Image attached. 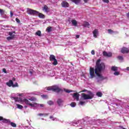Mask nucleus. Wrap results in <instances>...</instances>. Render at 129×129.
Segmentation results:
<instances>
[{
	"label": "nucleus",
	"instance_id": "f257e3e1",
	"mask_svg": "<svg viewBox=\"0 0 129 129\" xmlns=\"http://www.w3.org/2000/svg\"><path fill=\"white\" fill-rule=\"evenodd\" d=\"M100 61H101L100 59H98L97 60L95 70L93 68H90L89 74L90 76V78L91 79L95 77V74L100 78L101 81L106 79V78H104V77L102 76V74H100L101 71L105 69V64L103 62L100 63Z\"/></svg>",
	"mask_w": 129,
	"mask_h": 129
},
{
	"label": "nucleus",
	"instance_id": "f03ea898",
	"mask_svg": "<svg viewBox=\"0 0 129 129\" xmlns=\"http://www.w3.org/2000/svg\"><path fill=\"white\" fill-rule=\"evenodd\" d=\"M46 90H48V91H53V92H56L57 93H59V92H62L63 90L62 89H60L58 87V86H52L47 87L46 88Z\"/></svg>",
	"mask_w": 129,
	"mask_h": 129
},
{
	"label": "nucleus",
	"instance_id": "7ed1b4c3",
	"mask_svg": "<svg viewBox=\"0 0 129 129\" xmlns=\"http://www.w3.org/2000/svg\"><path fill=\"white\" fill-rule=\"evenodd\" d=\"M89 94H86L84 93H82V98L84 100H87L88 99H92L94 97V94L91 92V91L88 92Z\"/></svg>",
	"mask_w": 129,
	"mask_h": 129
},
{
	"label": "nucleus",
	"instance_id": "20e7f679",
	"mask_svg": "<svg viewBox=\"0 0 129 129\" xmlns=\"http://www.w3.org/2000/svg\"><path fill=\"white\" fill-rule=\"evenodd\" d=\"M27 13L28 15H30L31 16H36L37 14H38V11L27 8Z\"/></svg>",
	"mask_w": 129,
	"mask_h": 129
},
{
	"label": "nucleus",
	"instance_id": "39448f33",
	"mask_svg": "<svg viewBox=\"0 0 129 129\" xmlns=\"http://www.w3.org/2000/svg\"><path fill=\"white\" fill-rule=\"evenodd\" d=\"M49 60L51 61H53V62L52 63L53 65H57L58 64V61H57V59H56V56L53 54L50 55Z\"/></svg>",
	"mask_w": 129,
	"mask_h": 129
},
{
	"label": "nucleus",
	"instance_id": "423d86ee",
	"mask_svg": "<svg viewBox=\"0 0 129 129\" xmlns=\"http://www.w3.org/2000/svg\"><path fill=\"white\" fill-rule=\"evenodd\" d=\"M62 8H69V3L67 1H63L61 3Z\"/></svg>",
	"mask_w": 129,
	"mask_h": 129
},
{
	"label": "nucleus",
	"instance_id": "0eeeda50",
	"mask_svg": "<svg viewBox=\"0 0 129 129\" xmlns=\"http://www.w3.org/2000/svg\"><path fill=\"white\" fill-rule=\"evenodd\" d=\"M129 52V49L127 47H122L121 49V53L122 54H127Z\"/></svg>",
	"mask_w": 129,
	"mask_h": 129
},
{
	"label": "nucleus",
	"instance_id": "6e6552de",
	"mask_svg": "<svg viewBox=\"0 0 129 129\" xmlns=\"http://www.w3.org/2000/svg\"><path fill=\"white\" fill-rule=\"evenodd\" d=\"M73 98L76 99L77 101H79L80 94L78 93H75L72 94Z\"/></svg>",
	"mask_w": 129,
	"mask_h": 129
},
{
	"label": "nucleus",
	"instance_id": "1a4fd4ad",
	"mask_svg": "<svg viewBox=\"0 0 129 129\" xmlns=\"http://www.w3.org/2000/svg\"><path fill=\"white\" fill-rule=\"evenodd\" d=\"M13 98L15 100L16 102H24V101L22 99V98H17V97H13Z\"/></svg>",
	"mask_w": 129,
	"mask_h": 129
},
{
	"label": "nucleus",
	"instance_id": "9d476101",
	"mask_svg": "<svg viewBox=\"0 0 129 129\" xmlns=\"http://www.w3.org/2000/svg\"><path fill=\"white\" fill-rule=\"evenodd\" d=\"M36 16H38L40 19H45V15L42 13L37 11V13Z\"/></svg>",
	"mask_w": 129,
	"mask_h": 129
},
{
	"label": "nucleus",
	"instance_id": "9b49d317",
	"mask_svg": "<svg viewBox=\"0 0 129 129\" xmlns=\"http://www.w3.org/2000/svg\"><path fill=\"white\" fill-rule=\"evenodd\" d=\"M93 34L94 38H97V34H98V30L95 29L93 31Z\"/></svg>",
	"mask_w": 129,
	"mask_h": 129
},
{
	"label": "nucleus",
	"instance_id": "f8f14e48",
	"mask_svg": "<svg viewBox=\"0 0 129 129\" xmlns=\"http://www.w3.org/2000/svg\"><path fill=\"white\" fill-rule=\"evenodd\" d=\"M42 10L43 11H44L45 13H48L49 8L48 6H47V5H44V6L42 8Z\"/></svg>",
	"mask_w": 129,
	"mask_h": 129
},
{
	"label": "nucleus",
	"instance_id": "ddd939ff",
	"mask_svg": "<svg viewBox=\"0 0 129 129\" xmlns=\"http://www.w3.org/2000/svg\"><path fill=\"white\" fill-rule=\"evenodd\" d=\"M7 85H8V86L9 87H11V86L13 87V86L14 85V82H13L12 80H10L8 83H7Z\"/></svg>",
	"mask_w": 129,
	"mask_h": 129
},
{
	"label": "nucleus",
	"instance_id": "4468645a",
	"mask_svg": "<svg viewBox=\"0 0 129 129\" xmlns=\"http://www.w3.org/2000/svg\"><path fill=\"white\" fill-rule=\"evenodd\" d=\"M16 34V31H12V32H9V36H10V37H13V38H15V34Z\"/></svg>",
	"mask_w": 129,
	"mask_h": 129
},
{
	"label": "nucleus",
	"instance_id": "2eb2a0df",
	"mask_svg": "<svg viewBox=\"0 0 129 129\" xmlns=\"http://www.w3.org/2000/svg\"><path fill=\"white\" fill-rule=\"evenodd\" d=\"M62 102H63V100L62 99L59 98L57 99V103L58 104V105L59 106L61 105Z\"/></svg>",
	"mask_w": 129,
	"mask_h": 129
},
{
	"label": "nucleus",
	"instance_id": "dca6fc26",
	"mask_svg": "<svg viewBox=\"0 0 129 129\" xmlns=\"http://www.w3.org/2000/svg\"><path fill=\"white\" fill-rule=\"evenodd\" d=\"M72 24L75 27H77V21L75 20H72Z\"/></svg>",
	"mask_w": 129,
	"mask_h": 129
},
{
	"label": "nucleus",
	"instance_id": "f3484780",
	"mask_svg": "<svg viewBox=\"0 0 129 129\" xmlns=\"http://www.w3.org/2000/svg\"><path fill=\"white\" fill-rule=\"evenodd\" d=\"M3 122H4V123H9L10 122H11V121L10 120V119H7L6 118H3V120H2Z\"/></svg>",
	"mask_w": 129,
	"mask_h": 129
},
{
	"label": "nucleus",
	"instance_id": "a211bd4d",
	"mask_svg": "<svg viewBox=\"0 0 129 129\" xmlns=\"http://www.w3.org/2000/svg\"><path fill=\"white\" fill-rule=\"evenodd\" d=\"M84 27H87L88 28H89V26H90V24L88 22H84L83 24Z\"/></svg>",
	"mask_w": 129,
	"mask_h": 129
},
{
	"label": "nucleus",
	"instance_id": "6ab92c4d",
	"mask_svg": "<svg viewBox=\"0 0 129 129\" xmlns=\"http://www.w3.org/2000/svg\"><path fill=\"white\" fill-rule=\"evenodd\" d=\"M39 116H48L49 113H39L37 114Z\"/></svg>",
	"mask_w": 129,
	"mask_h": 129
},
{
	"label": "nucleus",
	"instance_id": "aec40b11",
	"mask_svg": "<svg viewBox=\"0 0 129 129\" xmlns=\"http://www.w3.org/2000/svg\"><path fill=\"white\" fill-rule=\"evenodd\" d=\"M63 91L65 92H67V93H70V92H76L75 91H73V90H68V89H63Z\"/></svg>",
	"mask_w": 129,
	"mask_h": 129
},
{
	"label": "nucleus",
	"instance_id": "412c9836",
	"mask_svg": "<svg viewBox=\"0 0 129 129\" xmlns=\"http://www.w3.org/2000/svg\"><path fill=\"white\" fill-rule=\"evenodd\" d=\"M42 35L41 33V31L38 30L35 33V36H38L39 37H41Z\"/></svg>",
	"mask_w": 129,
	"mask_h": 129
},
{
	"label": "nucleus",
	"instance_id": "4be33fe9",
	"mask_svg": "<svg viewBox=\"0 0 129 129\" xmlns=\"http://www.w3.org/2000/svg\"><path fill=\"white\" fill-rule=\"evenodd\" d=\"M23 102H25V104H26L27 105H29L30 104V101H29L27 99H24Z\"/></svg>",
	"mask_w": 129,
	"mask_h": 129
},
{
	"label": "nucleus",
	"instance_id": "5701e85b",
	"mask_svg": "<svg viewBox=\"0 0 129 129\" xmlns=\"http://www.w3.org/2000/svg\"><path fill=\"white\" fill-rule=\"evenodd\" d=\"M71 1L73 3H74L75 4H76V5H78V4L80 3V1L81 0H71Z\"/></svg>",
	"mask_w": 129,
	"mask_h": 129
},
{
	"label": "nucleus",
	"instance_id": "b1692460",
	"mask_svg": "<svg viewBox=\"0 0 129 129\" xmlns=\"http://www.w3.org/2000/svg\"><path fill=\"white\" fill-rule=\"evenodd\" d=\"M117 67H114V66H112V67H111V70L112 71H117Z\"/></svg>",
	"mask_w": 129,
	"mask_h": 129
},
{
	"label": "nucleus",
	"instance_id": "393cba45",
	"mask_svg": "<svg viewBox=\"0 0 129 129\" xmlns=\"http://www.w3.org/2000/svg\"><path fill=\"white\" fill-rule=\"evenodd\" d=\"M16 105L17 106V108H18L19 109H23V108H24V107L21 105L17 104H16Z\"/></svg>",
	"mask_w": 129,
	"mask_h": 129
},
{
	"label": "nucleus",
	"instance_id": "a878e982",
	"mask_svg": "<svg viewBox=\"0 0 129 129\" xmlns=\"http://www.w3.org/2000/svg\"><path fill=\"white\" fill-rule=\"evenodd\" d=\"M96 95L98 97H101V96H102V93H101V92H98L96 93Z\"/></svg>",
	"mask_w": 129,
	"mask_h": 129
},
{
	"label": "nucleus",
	"instance_id": "bb28decb",
	"mask_svg": "<svg viewBox=\"0 0 129 129\" xmlns=\"http://www.w3.org/2000/svg\"><path fill=\"white\" fill-rule=\"evenodd\" d=\"M10 124L13 127H17V124L13 122H10Z\"/></svg>",
	"mask_w": 129,
	"mask_h": 129
},
{
	"label": "nucleus",
	"instance_id": "cd10ccee",
	"mask_svg": "<svg viewBox=\"0 0 129 129\" xmlns=\"http://www.w3.org/2000/svg\"><path fill=\"white\" fill-rule=\"evenodd\" d=\"M37 104H38L37 103H34L33 104L30 103V104H29V105L30 106H31V107H35V105H37Z\"/></svg>",
	"mask_w": 129,
	"mask_h": 129
},
{
	"label": "nucleus",
	"instance_id": "c85d7f7f",
	"mask_svg": "<svg viewBox=\"0 0 129 129\" xmlns=\"http://www.w3.org/2000/svg\"><path fill=\"white\" fill-rule=\"evenodd\" d=\"M108 58L110 57H112V53L109 52L108 53H107V56Z\"/></svg>",
	"mask_w": 129,
	"mask_h": 129
},
{
	"label": "nucleus",
	"instance_id": "c756f323",
	"mask_svg": "<svg viewBox=\"0 0 129 129\" xmlns=\"http://www.w3.org/2000/svg\"><path fill=\"white\" fill-rule=\"evenodd\" d=\"M29 100H30V101H36L37 100V99L36 98L32 97L29 99Z\"/></svg>",
	"mask_w": 129,
	"mask_h": 129
},
{
	"label": "nucleus",
	"instance_id": "7c9ffc66",
	"mask_svg": "<svg viewBox=\"0 0 129 129\" xmlns=\"http://www.w3.org/2000/svg\"><path fill=\"white\" fill-rule=\"evenodd\" d=\"M71 106H72V107H75V106H76V103L75 102H72L70 104Z\"/></svg>",
	"mask_w": 129,
	"mask_h": 129
},
{
	"label": "nucleus",
	"instance_id": "2f4dec72",
	"mask_svg": "<svg viewBox=\"0 0 129 129\" xmlns=\"http://www.w3.org/2000/svg\"><path fill=\"white\" fill-rule=\"evenodd\" d=\"M46 31H47V32H50L51 31H52V27H48L46 29Z\"/></svg>",
	"mask_w": 129,
	"mask_h": 129
},
{
	"label": "nucleus",
	"instance_id": "473e14b6",
	"mask_svg": "<svg viewBox=\"0 0 129 129\" xmlns=\"http://www.w3.org/2000/svg\"><path fill=\"white\" fill-rule=\"evenodd\" d=\"M107 31L109 34H112L113 33H114V31L111 29H108Z\"/></svg>",
	"mask_w": 129,
	"mask_h": 129
},
{
	"label": "nucleus",
	"instance_id": "72a5a7b5",
	"mask_svg": "<svg viewBox=\"0 0 129 129\" xmlns=\"http://www.w3.org/2000/svg\"><path fill=\"white\" fill-rule=\"evenodd\" d=\"M13 38L12 36H9L8 37H7V40H8V41H11V40H13Z\"/></svg>",
	"mask_w": 129,
	"mask_h": 129
},
{
	"label": "nucleus",
	"instance_id": "f704fd0d",
	"mask_svg": "<svg viewBox=\"0 0 129 129\" xmlns=\"http://www.w3.org/2000/svg\"><path fill=\"white\" fill-rule=\"evenodd\" d=\"M48 104H49V105H53V104H54V102H53V101H48L47 102Z\"/></svg>",
	"mask_w": 129,
	"mask_h": 129
},
{
	"label": "nucleus",
	"instance_id": "c9c22d12",
	"mask_svg": "<svg viewBox=\"0 0 129 129\" xmlns=\"http://www.w3.org/2000/svg\"><path fill=\"white\" fill-rule=\"evenodd\" d=\"M103 56H104V57H106L107 56V52L104 51L103 52Z\"/></svg>",
	"mask_w": 129,
	"mask_h": 129
},
{
	"label": "nucleus",
	"instance_id": "e433bc0d",
	"mask_svg": "<svg viewBox=\"0 0 129 129\" xmlns=\"http://www.w3.org/2000/svg\"><path fill=\"white\" fill-rule=\"evenodd\" d=\"M117 58L118 60H123V57H122V56L119 55L117 56Z\"/></svg>",
	"mask_w": 129,
	"mask_h": 129
},
{
	"label": "nucleus",
	"instance_id": "4c0bfd02",
	"mask_svg": "<svg viewBox=\"0 0 129 129\" xmlns=\"http://www.w3.org/2000/svg\"><path fill=\"white\" fill-rule=\"evenodd\" d=\"M0 14L1 15H4V14H5V11L0 9Z\"/></svg>",
	"mask_w": 129,
	"mask_h": 129
},
{
	"label": "nucleus",
	"instance_id": "58836bf2",
	"mask_svg": "<svg viewBox=\"0 0 129 129\" xmlns=\"http://www.w3.org/2000/svg\"><path fill=\"white\" fill-rule=\"evenodd\" d=\"M13 87H19V85L18 83H15V84H13Z\"/></svg>",
	"mask_w": 129,
	"mask_h": 129
},
{
	"label": "nucleus",
	"instance_id": "ea45409f",
	"mask_svg": "<svg viewBox=\"0 0 129 129\" xmlns=\"http://www.w3.org/2000/svg\"><path fill=\"white\" fill-rule=\"evenodd\" d=\"M79 104L81 105H83L84 104H85V102L84 101H80Z\"/></svg>",
	"mask_w": 129,
	"mask_h": 129
},
{
	"label": "nucleus",
	"instance_id": "a19ab883",
	"mask_svg": "<svg viewBox=\"0 0 129 129\" xmlns=\"http://www.w3.org/2000/svg\"><path fill=\"white\" fill-rule=\"evenodd\" d=\"M16 21L18 24H20V23H21V21H20V19H19L18 18H16Z\"/></svg>",
	"mask_w": 129,
	"mask_h": 129
},
{
	"label": "nucleus",
	"instance_id": "79ce46f5",
	"mask_svg": "<svg viewBox=\"0 0 129 129\" xmlns=\"http://www.w3.org/2000/svg\"><path fill=\"white\" fill-rule=\"evenodd\" d=\"M41 96L43 97V98H48V96L46 95H42Z\"/></svg>",
	"mask_w": 129,
	"mask_h": 129
},
{
	"label": "nucleus",
	"instance_id": "37998d69",
	"mask_svg": "<svg viewBox=\"0 0 129 129\" xmlns=\"http://www.w3.org/2000/svg\"><path fill=\"white\" fill-rule=\"evenodd\" d=\"M102 1L106 4H108V3H109V0H102Z\"/></svg>",
	"mask_w": 129,
	"mask_h": 129
},
{
	"label": "nucleus",
	"instance_id": "c03bdc74",
	"mask_svg": "<svg viewBox=\"0 0 129 129\" xmlns=\"http://www.w3.org/2000/svg\"><path fill=\"white\" fill-rule=\"evenodd\" d=\"M114 75H116V76L119 75V72H115V73H114Z\"/></svg>",
	"mask_w": 129,
	"mask_h": 129
},
{
	"label": "nucleus",
	"instance_id": "a18cd8bd",
	"mask_svg": "<svg viewBox=\"0 0 129 129\" xmlns=\"http://www.w3.org/2000/svg\"><path fill=\"white\" fill-rule=\"evenodd\" d=\"M91 54L92 55H95V51H94V50H92L91 51Z\"/></svg>",
	"mask_w": 129,
	"mask_h": 129
},
{
	"label": "nucleus",
	"instance_id": "49530a36",
	"mask_svg": "<svg viewBox=\"0 0 129 129\" xmlns=\"http://www.w3.org/2000/svg\"><path fill=\"white\" fill-rule=\"evenodd\" d=\"M86 91H87V90H86V89H84V90H83L82 91L79 92V93H81V92H86Z\"/></svg>",
	"mask_w": 129,
	"mask_h": 129
},
{
	"label": "nucleus",
	"instance_id": "de8ad7c7",
	"mask_svg": "<svg viewBox=\"0 0 129 129\" xmlns=\"http://www.w3.org/2000/svg\"><path fill=\"white\" fill-rule=\"evenodd\" d=\"M49 118H50V119H52V120H55V118H54V117L52 116H50L49 117Z\"/></svg>",
	"mask_w": 129,
	"mask_h": 129
},
{
	"label": "nucleus",
	"instance_id": "09e8293b",
	"mask_svg": "<svg viewBox=\"0 0 129 129\" xmlns=\"http://www.w3.org/2000/svg\"><path fill=\"white\" fill-rule=\"evenodd\" d=\"M3 72H4V73H7V70L5 68L3 69Z\"/></svg>",
	"mask_w": 129,
	"mask_h": 129
},
{
	"label": "nucleus",
	"instance_id": "8fccbe9b",
	"mask_svg": "<svg viewBox=\"0 0 129 129\" xmlns=\"http://www.w3.org/2000/svg\"><path fill=\"white\" fill-rule=\"evenodd\" d=\"M4 120V117L3 116H0V120Z\"/></svg>",
	"mask_w": 129,
	"mask_h": 129
},
{
	"label": "nucleus",
	"instance_id": "3c124183",
	"mask_svg": "<svg viewBox=\"0 0 129 129\" xmlns=\"http://www.w3.org/2000/svg\"><path fill=\"white\" fill-rule=\"evenodd\" d=\"M10 15H11V17H13V16H14V14L12 12H11Z\"/></svg>",
	"mask_w": 129,
	"mask_h": 129
},
{
	"label": "nucleus",
	"instance_id": "603ef678",
	"mask_svg": "<svg viewBox=\"0 0 129 129\" xmlns=\"http://www.w3.org/2000/svg\"><path fill=\"white\" fill-rule=\"evenodd\" d=\"M84 3H85V4L87 3L88 2V0H83Z\"/></svg>",
	"mask_w": 129,
	"mask_h": 129
},
{
	"label": "nucleus",
	"instance_id": "864d4df0",
	"mask_svg": "<svg viewBox=\"0 0 129 129\" xmlns=\"http://www.w3.org/2000/svg\"><path fill=\"white\" fill-rule=\"evenodd\" d=\"M40 107H44V104H40Z\"/></svg>",
	"mask_w": 129,
	"mask_h": 129
},
{
	"label": "nucleus",
	"instance_id": "5fc2aeb1",
	"mask_svg": "<svg viewBox=\"0 0 129 129\" xmlns=\"http://www.w3.org/2000/svg\"><path fill=\"white\" fill-rule=\"evenodd\" d=\"M76 37L77 39H78V38H79V37H80V35H76Z\"/></svg>",
	"mask_w": 129,
	"mask_h": 129
},
{
	"label": "nucleus",
	"instance_id": "6e6d98bb",
	"mask_svg": "<svg viewBox=\"0 0 129 129\" xmlns=\"http://www.w3.org/2000/svg\"><path fill=\"white\" fill-rule=\"evenodd\" d=\"M12 80L13 81H16V78H13Z\"/></svg>",
	"mask_w": 129,
	"mask_h": 129
},
{
	"label": "nucleus",
	"instance_id": "4d7b16f0",
	"mask_svg": "<svg viewBox=\"0 0 129 129\" xmlns=\"http://www.w3.org/2000/svg\"><path fill=\"white\" fill-rule=\"evenodd\" d=\"M126 70H127V71H129V67H128L126 68Z\"/></svg>",
	"mask_w": 129,
	"mask_h": 129
},
{
	"label": "nucleus",
	"instance_id": "13d9d810",
	"mask_svg": "<svg viewBox=\"0 0 129 129\" xmlns=\"http://www.w3.org/2000/svg\"><path fill=\"white\" fill-rule=\"evenodd\" d=\"M127 18H129V12L128 13H127Z\"/></svg>",
	"mask_w": 129,
	"mask_h": 129
},
{
	"label": "nucleus",
	"instance_id": "bf43d9fd",
	"mask_svg": "<svg viewBox=\"0 0 129 129\" xmlns=\"http://www.w3.org/2000/svg\"><path fill=\"white\" fill-rule=\"evenodd\" d=\"M29 73H30V74H33V72H32V71H30V72H29Z\"/></svg>",
	"mask_w": 129,
	"mask_h": 129
},
{
	"label": "nucleus",
	"instance_id": "052dcab7",
	"mask_svg": "<svg viewBox=\"0 0 129 129\" xmlns=\"http://www.w3.org/2000/svg\"><path fill=\"white\" fill-rule=\"evenodd\" d=\"M22 95H23V94H19V96H22Z\"/></svg>",
	"mask_w": 129,
	"mask_h": 129
},
{
	"label": "nucleus",
	"instance_id": "680f3d73",
	"mask_svg": "<svg viewBox=\"0 0 129 129\" xmlns=\"http://www.w3.org/2000/svg\"><path fill=\"white\" fill-rule=\"evenodd\" d=\"M97 82H99V80H98V81H97Z\"/></svg>",
	"mask_w": 129,
	"mask_h": 129
},
{
	"label": "nucleus",
	"instance_id": "e2e57ef3",
	"mask_svg": "<svg viewBox=\"0 0 129 129\" xmlns=\"http://www.w3.org/2000/svg\"><path fill=\"white\" fill-rule=\"evenodd\" d=\"M80 129H83V128H80Z\"/></svg>",
	"mask_w": 129,
	"mask_h": 129
},
{
	"label": "nucleus",
	"instance_id": "0e129e2a",
	"mask_svg": "<svg viewBox=\"0 0 129 129\" xmlns=\"http://www.w3.org/2000/svg\"><path fill=\"white\" fill-rule=\"evenodd\" d=\"M67 1V0H64V1Z\"/></svg>",
	"mask_w": 129,
	"mask_h": 129
}]
</instances>
